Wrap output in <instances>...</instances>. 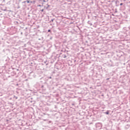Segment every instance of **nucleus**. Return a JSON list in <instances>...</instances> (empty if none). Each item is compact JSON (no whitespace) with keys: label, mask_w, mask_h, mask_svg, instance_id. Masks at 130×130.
<instances>
[{"label":"nucleus","mask_w":130,"mask_h":130,"mask_svg":"<svg viewBox=\"0 0 130 130\" xmlns=\"http://www.w3.org/2000/svg\"><path fill=\"white\" fill-rule=\"evenodd\" d=\"M123 30L124 31V33L123 35H121L122 36H123V38H124V37H126V34H125V32H127L128 31V27H123Z\"/></svg>","instance_id":"nucleus-1"},{"label":"nucleus","mask_w":130,"mask_h":130,"mask_svg":"<svg viewBox=\"0 0 130 130\" xmlns=\"http://www.w3.org/2000/svg\"><path fill=\"white\" fill-rule=\"evenodd\" d=\"M115 5H116V7H119V5H120L119 1H116L115 2Z\"/></svg>","instance_id":"nucleus-2"},{"label":"nucleus","mask_w":130,"mask_h":130,"mask_svg":"<svg viewBox=\"0 0 130 130\" xmlns=\"http://www.w3.org/2000/svg\"><path fill=\"white\" fill-rule=\"evenodd\" d=\"M26 3H27V4H32V1H30V0H27L26 1Z\"/></svg>","instance_id":"nucleus-3"},{"label":"nucleus","mask_w":130,"mask_h":130,"mask_svg":"<svg viewBox=\"0 0 130 130\" xmlns=\"http://www.w3.org/2000/svg\"><path fill=\"white\" fill-rule=\"evenodd\" d=\"M95 125H96V126H98V125H99V126H102V124H101V123H96V124H95Z\"/></svg>","instance_id":"nucleus-4"},{"label":"nucleus","mask_w":130,"mask_h":130,"mask_svg":"<svg viewBox=\"0 0 130 130\" xmlns=\"http://www.w3.org/2000/svg\"><path fill=\"white\" fill-rule=\"evenodd\" d=\"M104 114L108 115V114H109V111L108 110L107 112H104Z\"/></svg>","instance_id":"nucleus-5"},{"label":"nucleus","mask_w":130,"mask_h":130,"mask_svg":"<svg viewBox=\"0 0 130 130\" xmlns=\"http://www.w3.org/2000/svg\"><path fill=\"white\" fill-rule=\"evenodd\" d=\"M88 24H89V25H90V26H92V23L91 22V21H88L87 22Z\"/></svg>","instance_id":"nucleus-6"},{"label":"nucleus","mask_w":130,"mask_h":130,"mask_svg":"<svg viewBox=\"0 0 130 130\" xmlns=\"http://www.w3.org/2000/svg\"><path fill=\"white\" fill-rule=\"evenodd\" d=\"M63 58H67V55L65 54L62 55Z\"/></svg>","instance_id":"nucleus-7"},{"label":"nucleus","mask_w":130,"mask_h":130,"mask_svg":"<svg viewBox=\"0 0 130 130\" xmlns=\"http://www.w3.org/2000/svg\"><path fill=\"white\" fill-rule=\"evenodd\" d=\"M122 5H123V3H120V4H119V6H122Z\"/></svg>","instance_id":"nucleus-8"},{"label":"nucleus","mask_w":130,"mask_h":130,"mask_svg":"<svg viewBox=\"0 0 130 130\" xmlns=\"http://www.w3.org/2000/svg\"><path fill=\"white\" fill-rule=\"evenodd\" d=\"M48 32H51V29H48Z\"/></svg>","instance_id":"nucleus-9"},{"label":"nucleus","mask_w":130,"mask_h":130,"mask_svg":"<svg viewBox=\"0 0 130 130\" xmlns=\"http://www.w3.org/2000/svg\"><path fill=\"white\" fill-rule=\"evenodd\" d=\"M43 11H44V9H42V10H41V12H43Z\"/></svg>","instance_id":"nucleus-10"},{"label":"nucleus","mask_w":130,"mask_h":130,"mask_svg":"<svg viewBox=\"0 0 130 130\" xmlns=\"http://www.w3.org/2000/svg\"><path fill=\"white\" fill-rule=\"evenodd\" d=\"M48 79H51V76L48 77Z\"/></svg>","instance_id":"nucleus-11"},{"label":"nucleus","mask_w":130,"mask_h":130,"mask_svg":"<svg viewBox=\"0 0 130 130\" xmlns=\"http://www.w3.org/2000/svg\"><path fill=\"white\" fill-rule=\"evenodd\" d=\"M54 19H51V20L50 21V22H53Z\"/></svg>","instance_id":"nucleus-12"},{"label":"nucleus","mask_w":130,"mask_h":130,"mask_svg":"<svg viewBox=\"0 0 130 130\" xmlns=\"http://www.w3.org/2000/svg\"><path fill=\"white\" fill-rule=\"evenodd\" d=\"M128 30H130V26H128Z\"/></svg>","instance_id":"nucleus-13"},{"label":"nucleus","mask_w":130,"mask_h":130,"mask_svg":"<svg viewBox=\"0 0 130 130\" xmlns=\"http://www.w3.org/2000/svg\"><path fill=\"white\" fill-rule=\"evenodd\" d=\"M115 13H117V10H115Z\"/></svg>","instance_id":"nucleus-14"},{"label":"nucleus","mask_w":130,"mask_h":130,"mask_svg":"<svg viewBox=\"0 0 130 130\" xmlns=\"http://www.w3.org/2000/svg\"><path fill=\"white\" fill-rule=\"evenodd\" d=\"M108 80H109V78H107L106 80L108 81Z\"/></svg>","instance_id":"nucleus-15"},{"label":"nucleus","mask_w":130,"mask_h":130,"mask_svg":"<svg viewBox=\"0 0 130 130\" xmlns=\"http://www.w3.org/2000/svg\"><path fill=\"white\" fill-rule=\"evenodd\" d=\"M43 87H44V86H43V85L41 86V88H43Z\"/></svg>","instance_id":"nucleus-16"},{"label":"nucleus","mask_w":130,"mask_h":130,"mask_svg":"<svg viewBox=\"0 0 130 130\" xmlns=\"http://www.w3.org/2000/svg\"><path fill=\"white\" fill-rule=\"evenodd\" d=\"M21 35H22V34H23V32H21Z\"/></svg>","instance_id":"nucleus-17"},{"label":"nucleus","mask_w":130,"mask_h":130,"mask_svg":"<svg viewBox=\"0 0 130 130\" xmlns=\"http://www.w3.org/2000/svg\"><path fill=\"white\" fill-rule=\"evenodd\" d=\"M39 7H41V5H39Z\"/></svg>","instance_id":"nucleus-18"},{"label":"nucleus","mask_w":130,"mask_h":130,"mask_svg":"<svg viewBox=\"0 0 130 130\" xmlns=\"http://www.w3.org/2000/svg\"><path fill=\"white\" fill-rule=\"evenodd\" d=\"M47 6H48V7H49V5H48Z\"/></svg>","instance_id":"nucleus-19"}]
</instances>
